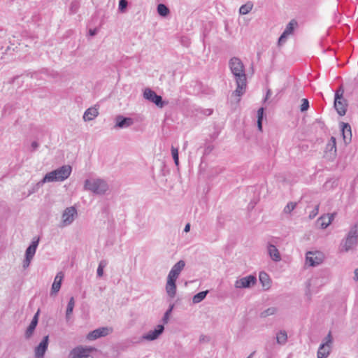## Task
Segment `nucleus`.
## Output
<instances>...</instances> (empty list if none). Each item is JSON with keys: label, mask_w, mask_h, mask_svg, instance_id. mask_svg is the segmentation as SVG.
<instances>
[{"label": "nucleus", "mask_w": 358, "mask_h": 358, "mask_svg": "<svg viewBox=\"0 0 358 358\" xmlns=\"http://www.w3.org/2000/svg\"><path fill=\"white\" fill-rule=\"evenodd\" d=\"M229 69L234 75L237 87L233 94L241 96L245 92L247 86V78L245 73V66L241 60L236 57H232L229 62Z\"/></svg>", "instance_id": "1"}, {"label": "nucleus", "mask_w": 358, "mask_h": 358, "mask_svg": "<svg viewBox=\"0 0 358 358\" xmlns=\"http://www.w3.org/2000/svg\"><path fill=\"white\" fill-rule=\"evenodd\" d=\"M71 171L72 168L70 165H64L46 173L43 178L36 184L32 190L29 191V194H31L35 192L45 182H62L65 180L70 176Z\"/></svg>", "instance_id": "2"}, {"label": "nucleus", "mask_w": 358, "mask_h": 358, "mask_svg": "<svg viewBox=\"0 0 358 358\" xmlns=\"http://www.w3.org/2000/svg\"><path fill=\"white\" fill-rule=\"evenodd\" d=\"M84 189L98 195H103L108 190V185L101 178H91L85 180Z\"/></svg>", "instance_id": "3"}, {"label": "nucleus", "mask_w": 358, "mask_h": 358, "mask_svg": "<svg viewBox=\"0 0 358 358\" xmlns=\"http://www.w3.org/2000/svg\"><path fill=\"white\" fill-rule=\"evenodd\" d=\"M344 90L343 86H340L336 91L334 98V108L339 115L343 116L347 111V101L343 98Z\"/></svg>", "instance_id": "4"}, {"label": "nucleus", "mask_w": 358, "mask_h": 358, "mask_svg": "<svg viewBox=\"0 0 358 358\" xmlns=\"http://www.w3.org/2000/svg\"><path fill=\"white\" fill-rule=\"evenodd\" d=\"M357 243L358 235L356 226H355L348 232L345 240L341 243V251L348 252L357 245Z\"/></svg>", "instance_id": "5"}, {"label": "nucleus", "mask_w": 358, "mask_h": 358, "mask_svg": "<svg viewBox=\"0 0 358 358\" xmlns=\"http://www.w3.org/2000/svg\"><path fill=\"white\" fill-rule=\"evenodd\" d=\"M143 98L155 103L159 108H163L167 103L162 100V97L150 88H146L143 92Z\"/></svg>", "instance_id": "6"}, {"label": "nucleus", "mask_w": 358, "mask_h": 358, "mask_svg": "<svg viewBox=\"0 0 358 358\" xmlns=\"http://www.w3.org/2000/svg\"><path fill=\"white\" fill-rule=\"evenodd\" d=\"M324 255L321 252L309 251L306 255V263L310 266H315L323 262Z\"/></svg>", "instance_id": "7"}, {"label": "nucleus", "mask_w": 358, "mask_h": 358, "mask_svg": "<svg viewBox=\"0 0 358 358\" xmlns=\"http://www.w3.org/2000/svg\"><path fill=\"white\" fill-rule=\"evenodd\" d=\"M257 282V278L253 275L237 279L235 282L234 286L238 289L250 288L254 286Z\"/></svg>", "instance_id": "8"}, {"label": "nucleus", "mask_w": 358, "mask_h": 358, "mask_svg": "<svg viewBox=\"0 0 358 358\" xmlns=\"http://www.w3.org/2000/svg\"><path fill=\"white\" fill-rule=\"evenodd\" d=\"M49 343V336H45L43 338L41 343L35 348L34 356L35 358H43L45 352L48 350Z\"/></svg>", "instance_id": "9"}, {"label": "nucleus", "mask_w": 358, "mask_h": 358, "mask_svg": "<svg viewBox=\"0 0 358 358\" xmlns=\"http://www.w3.org/2000/svg\"><path fill=\"white\" fill-rule=\"evenodd\" d=\"M77 215V210L75 207L71 206L66 208L62 214V222L64 226L71 224L75 216Z\"/></svg>", "instance_id": "10"}, {"label": "nucleus", "mask_w": 358, "mask_h": 358, "mask_svg": "<svg viewBox=\"0 0 358 358\" xmlns=\"http://www.w3.org/2000/svg\"><path fill=\"white\" fill-rule=\"evenodd\" d=\"M110 331L111 330L108 327L98 328L90 332L87 336V338L90 341L96 340L99 338L108 335Z\"/></svg>", "instance_id": "11"}, {"label": "nucleus", "mask_w": 358, "mask_h": 358, "mask_svg": "<svg viewBox=\"0 0 358 358\" xmlns=\"http://www.w3.org/2000/svg\"><path fill=\"white\" fill-rule=\"evenodd\" d=\"M164 327L162 324H158L154 330L148 331L143 336V338L147 341L156 340L164 331Z\"/></svg>", "instance_id": "12"}, {"label": "nucleus", "mask_w": 358, "mask_h": 358, "mask_svg": "<svg viewBox=\"0 0 358 358\" xmlns=\"http://www.w3.org/2000/svg\"><path fill=\"white\" fill-rule=\"evenodd\" d=\"M185 266V261H183V260L178 261L172 267V268L171 269V271H170L167 278H171V279H174V280H176L177 278H178L180 272L184 268Z\"/></svg>", "instance_id": "13"}, {"label": "nucleus", "mask_w": 358, "mask_h": 358, "mask_svg": "<svg viewBox=\"0 0 358 358\" xmlns=\"http://www.w3.org/2000/svg\"><path fill=\"white\" fill-rule=\"evenodd\" d=\"M39 310L34 315L29 327L25 331L24 337L26 339H29L34 334L35 329L38 322Z\"/></svg>", "instance_id": "14"}, {"label": "nucleus", "mask_w": 358, "mask_h": 358, "mask_svg": "<svg viewBox=\"0 0 358 358\" xmlns=\"http://www.w3.org/2000/svg\"><path fill=\"white\" fill-rule=\"evenodd\" d=\"M134 124V120L131 117H126L122 115H117L115 117V128H126Z\"/></svg>", "instance_id": "15"}, {"label": "nucleus", "mask_w": 358, "mask_h": 358, "mask_svg": "<svg viewBox=\"0 0 358 358\" xmlns=\"http://www.w3.org/2000/svg\"><path fill=\"white\" fill-rule=\"evenodd\" d=\"M71 358H94L90 355V350L83 348H76L70 353Z\"/></svg>", "instance_id": "16"}, {"label": "nucleus", "mask_w": 358, "mask_h": 358, "mask_svg": "<svg viewBox=\"0 0 358 358\" xmlns=\"http://www.w3.org/2000/svg\"><path fill=\"white\" fill-rule=\"evenodd\" d=\"M341 128L345 143L349 144L352 141V131L350 125L348 123L341 122Z\"/></svg>", "instance_id": "17"}, {"label": "nucleus", "mask_w": 358, "mask_h": 358, "mask_svg": "<svg viewBox=\"0 0 358 358\" xmlns=\"http://www.w3.org/2000/svg\"><path fill=\"white\" fill-rule=\"evenodd\" d=\"M64 278V274L62 272H59L56 275L54 282L52 285L50 295H55L59 291L62 285V281Z\"/></svg>", "instance_id": "18"}, {"label": "nucleus", "mask_w": 358, "mask_h": 358, "mask_svg": "<svg viewBox=\"0 0 358 358\" xmlns=\"http://www.w3.org/2000/svg\"><path fill=\"white\" fill-rule=\"evenodd\" d=\"M267 250L268 255L271 259L275 262H278L281 260V255L278 248L271 243H268Z\"/></svg>", "instance_id": "19"}, {"label": "nucleus", "mask_w": 358, "mask_h": 358, "mask_svg": "<svg viewBox=\"0 0 358 358\" xmlns=\"http://www.w3.org/2000/svg\"><path fill=\"white\" fill-rule=\"evenodd\" d=\"M326 155H329V157H333L336 153V138L331 136L330 141L326 145L325 148Z\"/></svg>", "instance_id": "20"}, {"label": "nucleus", "mask_w": 358, "mask_h": 358, "mask_svg": "<svg viewBox=\"0 0 358 358\" xmlns=\"http://www.w3.org/2000/svg\"><path fill=\"white\" fill-rule=\"evenodd\" d=\"M176 280L174 279H171V278H167V282L166 285V291L167 294L171 298H173L176 294Z\"/></svg>", "instance_id": "21"}, {"label": "nucleus", "mask_w": 358, "mask_h": 358, "mask_svg": "<svg viewBox=\"0 0 358 358\" xmlns=\"http://www.w3.org/2000/svg\"><path fill=\"white\" fill-rule=\"evenodd\" d=\"M331 345L320 344L317 350V358H327L330 354Z\"/></svg>", "instance_id": "22"}, {"label": "nucleus", "mask_w": 358, "mask_h": 358, "mask_svg": "<svg viewBox=\"0 0 358 358\" xmlns=\"http://www.w3.org/2000/svg\"><path fill=\"white\" fill-rule=\"evenodd\" d=\"M38 242H39V238H37L36 240H34L31 242L30 245L26 250V252H25L26 257L33 259V257L36 253V250L38 247Z\"/></svg>", "instance_id": "23"}, {"label": "nucleus", "mask_w": 358, "mask_h": 358, "mask_svg": "<svg viewBox=\"0 0 358 358\" xmlns=\"http://www.w3.org/2000/svg\"><path fill=\"white\" fill-rule=\"evenodd\" d=\"M99 115L98 110L95 108H90L85 110L83 115L85 121H90L94 120Z\"/></svg>", "instance_id": "24"}, {"label": "nucleus", "mask_w": 358, "mask_h": 358, "mask_svg": "<svg viewBox=\"0 0 358 358\" xmlns=\"http://www.w3.org/2000/svg\"><path fill=\"white\" fill-rule=\"evenodd\" d=\"M287 334L285 330H280L276 334V342L280 345H284L287 342Z\"/></svg>", "instance_id": "25"}, {"label": "nucleus", "mask_w": 358, "mask_h": 358, "mask_svg": "<svg viewBox=\"0 0 358 358\" xmlns=\"http://www.w3.org/2000/svg\"><path fill=\"white\" fill-rule=\"evenodd\" d=\"M259 278L261 283L262 284V286L266 289H268L271 285V280L268 275L266 273L262 271L259 273Z\"/></svg>", "instance_id": "26"}, {"label": "nucleus", "mask_w": 358, "mask_h": 358, "mask_svg": "<svg viewBox=\"0 0 358 358\" xmlns=\"http://www.w3.org/2000/svg\"><path fill=\"white\" fill-rule=\"evenodd\" d=\"M74 306H75V300H74V298L73 296H71L69 301V303H68L67 307H66V321H69L70 320Z\"/></svg>", "instance_id": "27"}, {"label": "nucleus", "mask_w": 358, "mask_h": 358, "mask_svg": "<svg viewBox=\"0 0 358 358\" xmlns=\"http://www.w3.org/2000/svg\"><path fill=\"white\" fill-rule=\"evenodd\" d=\"M208 293V290L202 291L195 294L192 298L193 303H199L202 301Z\"/></svg>", "instance_id": "28"}, {"label": "nucleus", "mask_w": 358, "mask_h": 358, "mask_svg": "<svg viewBox=\"0 0 358 358\" xmlns=\"http://www.w3.org/2000/svg\"><path fill=\"white\" fill-rule=\"evenodd\" d=\"M157 13L160 16L166 17L169 13V8L164 3H159L157 6Z\"/></svg>", "instance_id": "29"}, {"label": "nucleus", "mask_w": 358, "mask_h": 358, "mask_svg": "<svg viewBox=\"0 0 358 358\" xmlns=\"http://www.w3.org/2000/svg\"><path fill=\"white\" fill-rule=\"evenodd\" d=\"M253 3L250 1L247 2L245 4L242 5L239 9L241 15H246L252 9Z\"/></svg>", "instance_id": "30"}, {"label": "nucleus", "mask_w": 358, "mask_h": 358, "mask_svg": "<svg viewBox=\"0 0 358 358\" xmlns=\"http://www.w3.org/2000/svg\"><path fill=\"white\" fill-rule=\"evenodd\" d=\"M297 25V22L295 20H292L286 26L285 29L284 30L283 33L286 34L287 35H290L293 33L294 27Z\"/></svg>", "instance_id": "31"}, {"label": "nucleus", "mask_w": 358, "mask_h": 358, "mask_svg": "<svg viewBox=\"0 0 358 358\" xmlns=\"http://www.w3.org/2000/svg\"><path fill=\"white\" fill-rule=\"evenodd\" d=\"M276 312H277V308L270 307V308L266 309L265 310L262 311L260 313V317L262 318H265L268 316L273 315L275 314Z\"/></svg>", "instance_id": "32"}, {"label": "nucleus", "mask_w": 358, "mask_h": 358, "mask_svg": "<svg viewBox=\"0 0 358 358\" xmlns=\"http://www.w3.org/2000/svg\"><path fill=\"white\" fill-rule=\"evenodd\" d=\"M317 222L322 229H326L330 224V221L327 219L326 215H322L318 218Z\"/></svg>", "instance_id": "33"}, {"label": "nucleus", "mask_w": 358, "mask_h": 358, "mask_svg": "<svg viewBox=\"0 0 358 358\" xmlns=\"http://www.w3.org/2000/svg\"><path fill=\"white\" fill-rule=\"evenodd\" d=\"M107 265V262L106 260H101L97 268L96 273L98 277H101L103 275V268Z\"/></svg>", "instance_id": "34"}, {"label": "nucleus", "mask_w": 358, "mask_h": 358, "mask_svg": "<svg viewBox=\"0 0 358 358\" xmlns=\"http://www.w3.org/2000/svg\"><path fill=\"white\" fill-rule=\"evenodd\" d=\"M296 206V202H289L284 208L285 213H290Z\"/></svg>", "instance_id": "35"}, {"label": "nucleus", "mask_w": 358, "mask_h": 358, "mask_svg": "<svg viewBox=\"0 0 358 358\" xmlns=\"http://www.w3.org/2000/svg\"><path fill=\"white\" fill-rule=\"evenodd\" d=\"M173 308H174V304H173V303L170 304L169 309L165 312V313L164 315V317H163V322L164 323H167L168 322V320H169V315L172 312Z\"/></svg>", "instance_id": "36"}, {"label": "nucleus", "mask_w": 358, "mask_h": 358, "mask_svg": "<svg viewBox=\"0 0 358 358\" xmlns=\"http://www.w3.org/2000/svg\"><path fill=\"white\" fill-rule=\"evenodd\" d=\"M301 101L302 103L300 106V110L301 112H305L309 108V101L307 99H303Z\"/></svg>", "instance_id": "37"}, {"label": "nucleus", "mask_w": 358, "mask_h": 358, "mask_svg": "<svg viewBox=\"0 0 358 358\" xmlns=\"http://www.w3.org/2000/svg\"><path fill=\"white\" fill-rule=\"evenodd\" d=\"M332 342H333V338L331 336V332L329 331V334H327V336L324 338L322 344L331 345L332 344Z\"/></svg>", "instance_id": "38"}, {"label": "nucleus", "mask_w": 358, "mask_h": 358, "mask_svg": "<svg viewBox=\"0 0 358 358\" xmlns=\"http://www.w3.org/2000/svg\"><path fill=\"white\" fill-rule=\"evenodd\" d=\"M319 207H320V205L317 204L315 206L314 209L310 213V214H309L310 219H313L317 216V215L318 214V211H319Z\"/></svg>", "instance_id": "39"}, {"label": "nucleus", "mask_w": 358, "mask_h": 358, "mask_svg": "<svg viewBox=\"0 0 358 358\" xmlns=\"http://www.w3.org/2000/svg\"><path fill=\"white\" fill-rule=\"evenodd\" d=\"M214 149V145L211 144L206 145L204 148L203 155H209Z\"/></svg>", "instance_id": "40"}, {"label": "nucleus", "mask_w": 358, "mask_h": 358, "mask_svg": "<svg viewBox=\"0 0 358 358\" xmlns=\"http://www.w3.org/2000/svg\"><path fill=\"white\" fill-rule=\"evenodd\" d=\"M127 6V0H120L119 2V10L120 11H123Z\"/></svg>", "instance_id": "41"}, {"label": "nucleus", "mask_w": 358, "mask_h": 358, "mask_svg": "<svg viewBox=\"0 0 358 358\" xmlns=\"http://www.w3.org/2000/svg\"><path fill=\"white\" fill-rule=\"evenodd\" d=\"M287 36L288 35H287L286 34L283 33L281 34V36H280L279 39H278V45H280L282 44H283L284 43H285L287 38Z\"/></svg>", "instance_id": "42"}, {"label": "nucleus", "mask_w": 358, "mask_h": 358, "mask_svg": "<svg viewBox=\"0 0 358 358\" xmlns=\"http://www.w3.org/2000/svg\"><path fill=\"white\" fill-rule=\"evenodd\" d=\"M171 155L173 157V159L178 157V148L171 146Z\"/></svg>", "instance_id": "43"}, {"label": "nucleus", "mask_w": 358, "mask_h": 358, "mask_svg": "<svg viewBox=\"0 0 358 358\" xmlns=\"http://www.w3.org/2000/svg\"><path fill=\"white\" fill-rule=\"evenodd\" d=\"M31 259H31V258H28V257H25V259L23 261V264H22V266H23L24 268H27V267H29V264L31 263Z\"/></svg>", "instance_id": "44"}, {"label": "nucleus", "mask_w": 358, "mask_h": 358, "mask_svg": "<svg viewBox=\"0 0 358 358\" xmlns=\"http://www.w3.org/2000/svg\"><path fill=\"white\" fill-rule=\"evenodd\" d=\"M264 108H260L257 110V120H263Z\"/></svg>", "instance_id": "45"}, {"label": "nucleus", "mask_w": 358, "mask_h": 358, "mask_svg": "<svg viewBox=\"0 0 358 358\" xmlns=\"http://www.w3.org/2000/svg\"><path fill=\"white\" fill-rule=\"evenodd\" d=\"M336 213H331V214H327L326 215V217L328 220L330 221V224L332 222V221L334 220V217L336 216Z\"/></svg>", "instance_id": "46"}, {"label": "nucleus", "mask_w": 358, "mask_h": 358, "mask_svg": "<svg viewBox=\"0 0 358 358\" xmlns=\"http://www.w3.org/2000/svg\"><path fill=\"white\" fill-rule=\"evenodd\" d=\"M38 146H39V145L36 141H33L31 145L32 151L36 150L38 148Z\"/></svg>", "instance_id": "47"}, {"label": "nucleus", "mask_w": 358, "mask_h": 358, "mask_svg": "<svg viewBox=\"0 0 358 358\" xmlns=\"http://www.w3.org/2000/svg\"><path fill=\"white\" fill-rule=\"evenodd\" d=\"M98 32V29L95 28V29H90L89 31V34L91 36H95Z\"/></svg>", "instance_id": "48"}, {"label": "nucleus", "mask_w": 358, "mask_h": 358, "mask_svg": "<svg viewBox=\"0 0 358 358\" xmlns=\"http://www.w3.org/2000/svg\"><path fill=\"white\" fill-rule=\"evenodd\" d=\"M257 127L260 131H262V120H257Z\"/></svg>", "instance_id": "49"}, {"label": "nucleus", "mask_w": 358, "mask_h": 358, "mask_svg": "<svg viewBox=\"0 0 358 358\" xmlns=\"http://www.w3.org/2000/svg\"><path fill=\"white\" fill-rule=\"evenodd\" d=\"M355 275L353 279L355 281H358V268H356L354 272Z\"/></svg>", "instance_id": "50"}, {"label": "nucleus", "mask_w": 358, "mask_h": 358, "mask_svg": "<svg viewBox=\"0 0 358 358\" xmlns=\"http://www.w3.org/2000/svg\"><path fill=\"white\" fill-rule=\"evenodd\" d=\"M190 230V224L189 223H187L185 227V229H184V231L185 232H189Z\"/></svg>", "instance_id": "51"}, {"label": "nucleus", "mask_w": 358, "mask_h": 358, "mask_svg": "<svg viewBox=\"0 0 358 358\" xmlns=\"http://www.w3.org/2000/svg\"><path fill=\"white\" fill-rule=\"evenodd\" d=\"M271 93V90H268L264 101H266L269 97Z\"/></svg>", "instance_id": "52"}, {"label": "nucleus", "mask_w": 358, "mask_h": 358, "mask_svg": "<svg viewBox=\"0 0 358 358\" xmlns=\"http://www.w3.org/2000/svg\"><path fill=\"white\" fill-rule=\"evenodd\" d=\"M173 160H174V163H175V164H176V166H178V165H179V159H178V157H177V158H174V159H173Z\"/></svg>", "instance_id": "53"}, {"label": "nucleus", "mask_w": 358, "mask_h": 358, "mask_svg": "<svg viewBox=\"0 0 358 358\" xmlns=\"http://www.w3.org/2000/svg\"><path fill=\"white\" fill-rule=\"evenodd\" d=\"M173 160H174V163H175V164H176V166H178V165H179V159H178V157H177V158H174V159H173Z\"/></svg>", "instance_id": "54"}, {"label": "nucleus", "mask_w": 358, "mask_h": 358, "mask_svg": "<svg viewBox=\"0 0 358 358\" xmlns=\"http://www.w3.org/2000/svg\"><path fill=\"white\" fill-rule=\"evenodd\" d=\"M77 6V3L76 2H72L71 3V8H75V6Z\"/></svg>", "instance_id": "55"}, {"label": "nucleus", "mask_w": 358, "mask_h": 358, "mask_svg": "<svg viewBox=\"0 0 358 358\" xmlns=\"http://www.w3.org/2000/svg\"><path fill=\"white\" fill-rule=\"evenodd\" d=\"M255 354V351L252 352L247 358H252V356Z\"/></svg>", "instance_id": "56"}, {"label": "nucleus", "mask_w": 358, "mask_h": 358, "mask_svg": "<svg viewBox=\"0 0 358 358\" xmlns=\"http://www.w3.org/2000/svg\"><path fill=\"white\" fill-rule=\"evenodd\" d=\"M221 219H222V218H221V217H217V221H218L219 222H221Z\"/></svg>", "instance_id": "57"}]
</instances>
